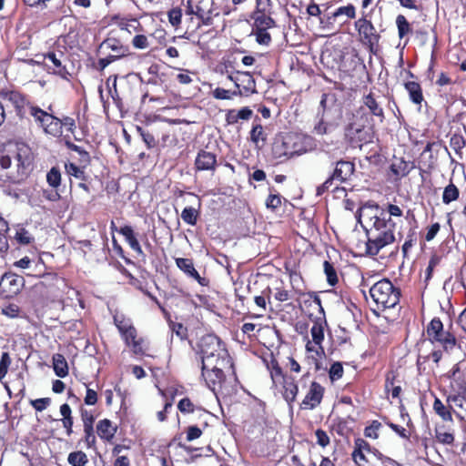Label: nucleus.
<instances>
[{"instance_id": "obj_14", "label": "nucleus", "mask_w": 466, "mask_h": 466, "mask_svg": "<svg viewBox=\"0 0 466 466\" xmlns=\"http://www.w3.org/2000/svg\"><path fill=\"white\" fill-rule=\"evenodd\" d=\"M323 394L324 388L316 381L311 382L309 390L300 404L301 409H315L320 404Z\"/></svg>"}, {"instance_id": "obj_24", "label": "nucleus", "mask_w": 466, "mask_h": 466, "mask_svg": "<svg viewBox=\"0 0 466 466\" xmlns=\"http://www.w3.org/2000/svg\"><path fill=\"white\" fill-rule=\"evenodd\" d=\"M251 18L254 20L255 29H265L273 28L276 26V23L273 18L264 14H252Z\"/></svg>"}, {"instance_id": "obj_21", "label": "nucleus", "mask_w": 466, "mask_h": 466, "mask_svg": "<svg viewBox=\"0 0 466 466\" xmlns=\"http://www.w3.org/2000/svg\"><path fill=\"white\" fill-rule=\"evenodd\" d=\"M96 431L101 439L110 441L114 438L116 428L112 425L109 420L104 419L97 423Z\"/></svg>"}, {"instance_id": "obj_57", "label": "nucleus", "mask_w": 466, "mask_h": 466, "mask_svg": "<svg viewBox=\"0 0 466 466\" xmlns=\"http://www.w3.org/2000/svg\"><path fill=\"white\" fill-rule=\"evenodd\" d=\"M317 443L321 447H326L329 444V437L327 432L321 429H318L315 432Z\"/></svg>"}, {"instance_id": "obj_20", "label": "nucleus", "mask_w": 466, "mask_h": 466, "mask_svg": "<svg viewBox=\"0 0 466 466\" xmlns=\"http://www.w3.org/2000/svg\"><path fill=\"white\" fill-rule=\"evenodd\" d=\"M118 232L125 237L126 241L135 252H137L138 255H143L141 246L135 236L133 228L130 226L122 227Z\"/></svg>"}, {"instance_id": "obj_54", "label": "nucleus", "mask_w": 466, "mask_h": 466, "mask_svg": "<svg viewBox=\"0 0 466 466\" xmlns=\"http://www.w3.org/2000/svg\"><path fill=\"white\" fill-rule=\"evenodd\" d=\"M66 170L68 175L73 176L76 178H83L84 177V171L82 168L77 167L76 165L73 163L66 164L65 166Z\"/></svg>"}, {"instance_id": "obj_53", "label": "nucleus", "mask_w": 466, "mask_h": 466, "mask_svg": "<svg viewBox=\"0 0 466 466\" xmlns=\"http://www.w3.org/2000/svg\"><path fill=\"white\" fill-rule=\"evenodd\" d=\"M343 375V368L339 362H335L331 365L329 370V378L331 380H337Z\"/></svg>"}, {"instance_id": "obj_19", "label": "nucleus", "mask_w": 466, "mask_h": 466, "mask_svg": "<svg viewBox=\"0 0 466 466\" xmlns=\"http://www.w3.org/2000/svg\"><path fill=\"white\" fill-rule=\"evenodd\" d=\"M332 110H338L335 96L330 94H323L319 103V109L318 114L323 116H329Z\"/></svg>"}, {"instance_id": "obj_12", "label": "nucleus", "mask_w": 466, "mask_h": 466, "mask_svg": "<svg viewBox=\"0 0 466 466\" xmlns=\"http://www.w3.org/2000/svg\"><path fill=\"white\" fill-rule=\"evenodd\" d=\"M228 363V360L215 361L212 364L214 368L207 364L202 365V376L210 389L215 390V386L222 381L224 378L223 368Z\"/></svg>"}, {"instance_id": "obj_6", "label": "nucleus", "mask_w": 466, "mask_h": 466, "mask_svg": "<svg viewBox=\"0 0 466 466\" xmlns=\"http://www.w3.org/2000/svg\"><path fill=\"white\" fill-rule=\"evenodd\" d=\"M354 120L350 122L345 128V136L353 146H360L369 141L370 133L365 127L366 120H363V113L360 108L353 115Z\"/></svg>"}, {"instance_id": "obj_56", "label": "nucleus", "mask_w": 466, "mask_h": 466, "mask_svg": "<svg viewBox=\"0 0 466 466\" xmlns=\"http://www.w3.org/2000/svg\"><path fill=\"white\" fill-rule=\"evenodd\" d=\"M436 438L443 444H451L454 441L453 434L448 431H436Z\"/></svg>"}, {"instance_id": "obj_17", "label": "nucleus", "mask_w": 466, "mask_h": 466, "mask_svg": "<svg viewBox=\"0 0 466 466\" xmlns=\"http://www.w3.org/2000/svg\"><path fill=\"white\" fill-rule=\"evenodd\" d=\"M195 166L198 170H215L217 156L214 153L200 150L196 157Z\"/></svg>"}, {"instance_id": "obj_49", "label": "nucleus", "mask_w": 466, "mask_h": 466, "mask_svg": "<svg viewBox=\"0 0 466 466\" xmlns=\"http://www.w3.org/2000/svg\"><path fill=\"white\" fill-rule=\"evenodd\" d=\"M177 409L182 413H192L194 411V404L188 398H183L179 400Z\"/></svg>"}, {"instance_id": "obj_28", "label": "nucleus", "mask_w": 466, "mask_h": 466, "mask_svg": "<svg viewBox=\"0 0 466 466\" xmlns=\"http://www.w3.org/2000/svg\"><path fill=\"white\" fill-rule=\"evenodd\" d=\"M337 126L338 123L329 121V116H320L319 122L314 126V132L317 135H326L330 133Z\"/></svg>"}, {"instance_id": "obj_22", "label": "nucleus", "mask_w": 466, "mask_h": 466, "mask_svg": "<svg viewBox=\"0 0 466 466\" xmlns=\"http://www.w3.org/2000/svg\"><path fill=\"white\" fill-rule=\"evenodd\" d=\"M214 2L209 0H200L196 5L195 15L201 20L202 25L209 26L213 25V18L211 15H206V8L208 5H213Z\"/></svg>"}, {"instance_id": "obj_27", "label": "nucleus", "mask_w": 466, "mask_h": 466, "mask_svg": "<svg viewBox=\"0 0 466 466\" xmlns=\"http://www.w3.org/2000/svg\"><path fill=\"white\" fill-rule=\"evenodd\" d=\"M53 368L57 377L64 378L68 374L67 362L61 354H55L53 356Z\"/></svg>"}, {"instance_id": "obj_55", "label": "nucleus", "mask_w": 466, "mask_h": 466, "mask_svg": "<svg viewBox=\"0 0 466 466\" xmlns=\"http://www.w3.org/2000/svg\"><path fill=\"white\" fill-rule=\"evenodd\" d=\"M182 12L179 8H173L168 12V19L172 25L177 26L181 23Z\"/></svg>"}, {"instance_id": "obj_2", "label": "nucleus", "mask_w": 466, "mask_h": 466, "mask_svg": "<svg viewBox=\"0 0 466 466\" xmlns=\"http://www.w3.org/2000/svg\"><path fill=\"white\" fill-rule=\"evenodd\" d=\"M31 163V148L24 143L9 144L0 149V185L23 181Z\"/></svg>"}, {"instance_id": "obj_59", "label": "nucleus", "mask_w": 466, "mask_h": 466, "mask_svg": "<svg viewBox=\"0 0 466 466\" xmlns=\"http://www.w3.org/2000/svg\"><path fill=\"white\" fill-rule=\"evenodd\" d=\"M85 442L86 447L91 448L96 443V437L94 435V428L93 427H84Z\"/></svg>"}, {"instance_id": "obj_16", "label": "nucleus", "mask_w": 466, "mask_h": 466, "mask_svg": "<svg viewBox=\"0 0 466 466\" xmlns=\"http://www.w3.org/2000/svg\"><path fill=\"white\" fill-rule=\"evenodd\" d=\"M355 169L354 164L350 161L339 160L336 163L332 175L337 182L343 183L349 179Z\"/></svg>"}, {"instance_id": "obj_18", "label": "nucleus", "mask_w": 466, "mask_h": 466, "mask_svg": "<svg viewBox=\"0 0 466 466\" xmlns=\"http://www.w3.org/2000/svg\"><path fill=\"white\" fill-rule=\"evenodd\" d=\"M299 393V387L295 380L291 377H286L283 379V398L290 405L296 400Z\"/></svg>"}, {"instance_id": "obj_26", "label": "nucleus", "mask_w": 466, "mask_h": 466, "mask_svg": "<svg viewBox=\"0 0 466 466\" xmlns=\"http://www.w3.org/2000/svg\"><path fill=\"white\" fill-rule=\"evenodd\" d=\"M363 104L369 108L370 112L380 118V122L384 120L383 108L378 104L372 95H368L363 99Z\"/></svg>"}, {"instance_id": "obj_43", "label": "nucleus", "mask_w": 466, "mask_h": 466, "mask_svg": "<svg viewBox=\"0 0 466 466\" xmlns=\"http://www.w3.org/2000/svg\"><path fill=\"white\" fill-rule=\"evenodd\" d=\"M254 34L256 40L259 45L268 46L271 42V36L268 30L265 29H255Z\"/></svg>"}, {"instance_id": "obj_32", "label": "nucleus", "mask_w": 466, "mask_h": 466, "mask_svg": "<svg viewBox=\"0 0 466 466\" xmlns=\"http://www.w3.org/2000/svg\"><path fill=\"white\" fill-rule=\"evenodd\" d=\"M199 216L198 210L193 207H187L182 210L181 218L188 225L195 226Z\"/></svg>"}, {"instance_id": "obj_35", "label": "nucleus", "mask_w": 466, "mask_h": 466, "mask_svg": "<svg viewBox=\"0 0 466 466\" xmlns=\"http://www.w3.org/2000/svg\"><path fill=\"white\" fill-rule=\"evenodd\" d=\"M433 410L443 420H451V414L441 400L435 399Z\"/></svg>"}, {"instance_id": "obj_31", "label": "nucleus", "mask_w": 466, "mask_h": 466, "mask_svg": "<svg viewBox=\"0 0 466 466\" xmlns=\"http://www.w3.org/2000/svg\"><path fill=\"white\" fill-rule=\"evenodd\" d=\"M67 461L71 466H85L88 462L86 454L82 451L70 452Z\"/></svg>"}, {"instance_id": "obj_52", "label": "nucleus", "mask_w": 466, "mask_h": 466, "mask_svg": "<svg viewBox=\"0 0 466 466\" xmlns=\"http://www.w3.org/2000/svg\"><path fill=\"white\" fill-rule=\"evenodd\" d=\"M132 45L137 49H146L148 47L149 43L146 35H137L132 40Z\"/></svg>"}, {"instance_id": "obj_8", "label": "nucleus", "mask_w": 466, "mask_h": 466, "mask_svg": "<svg viewBox=\"0 0 466 466\" xmlns=\"http://www.w3.org/2000/svg\"><path fill=\"white\" fill-rule=\"evenodd\" d=\"M0 102L5 112H11V108H13L20 117L25 115V106H28L25 97L16 91L0 92Z\"/></svg>"}, {"instance_id": "obj_62", "label": "nucleus", "mask_w": 466, "mask_h": 466, "mask_svg": "<svg viewBox=\"0 0 466 466\" xmlns=\"http://www.w3.org/2000/svg\"><path fill=\"white\" fill-rule=\"evenodd\" d=\"M202 434V431L198 426H189L187 431V441H192L198 439Z\"/></svg>"}, {"instance_id": "obj_64", "label": "nucleus", "mask_w": 466, "mask_h": 466, "mask_svg": "<svg viewBox=\"0 0 466 466\" xmlns=\"http://www.w3.org/2000/svg\"><path fill=\"white\" fill-rule=\"evenodd\" d=\"M352 459L358 466H363L364 462L368 461V459L366 458V453L357 449H354L352 452Z\"/></svg>"}, {"instance_id": "obj_5", "label": "nucleus", "mask_w": 466, "mask_h": 466, "mask_svg": "<svg viewBox=\"0 0 466 466\" xmlns=\"http://www.w3.org/2000/svg\"><path fill=\"white\" fill-rule=\"evenodd\" d=\"M427 336L432 343H439L447 351L456 346L455 336L443 330V324L439 318L432 319L428 325Z\"/></svg>"}, {"instance_id": "obj_4", "label": "nucleus", "mask_w": 466, "mask_h": 466, "mask_svg": "<svg viewBox=\"0 0 466 466\" xmlns=\"http://www.w3.org/2000/svg\"><path fill=\"white\" fill-rule=\"evenodd\" d=\"M202 365L207 364L208 366L212 365L213 362L228 360V351L222 345L220 339L213 335L208 334L203 336L198 343Z\"/></svg>"}, {"instance_id": "obj_25", "label": "nucleus", "mask_w": 466, "mask_h": 466, "mask_svg": "<svg viewBox=\"0 0 466 466\" xmlns=\"http://www.w3.org/2000/svg\"><path fill=\"white\" fill-rule=\"evenodd\" d=\"M405 89L408 91L410 99L417 105L423 101L422 90L419 83L410 81L405 83Z\"/></svg>"}, {"instance_id": "obj_10", "label": "nucleus", "mask_w": 466, "mask_h": 466, "mask_svg": "<svg viewBox=\"0 0 466 466\" xmlns=\"http://www.w3.org/2000/svg\"><path fill=\"white\" fill-rule=\"evenodd\" d=\"M228 78L232 81L236 86V90L233 91V94L248 96L257 92L255 79L248 72L238 71L235 76L229 75Z\"/></svg>"}, {"instance_id": "obj_50", "label": "nucleus", "mask_w": 466, "mask_h": 466, "mask_svg": "<svg viewBox=\"0 0 466 466\" xmlns=\"http://www.w3.org/2000/svg\"><path fill=\"white\" fill-rule=\"evenodd\" d=\"M354 449H357L362 452L365 453H373L375 454L376 450H374L365 440L363 439H357L355 441V447Z\"/></svg>"}, {"instance_id": "obj_42", "label": "nucleus", "mask_w": 466, "mask_h": 466, "mask_svg": "<svg viewBox=\"0 0 466 466\" xmlns=\"http://www.w3.org/2000/svg\"><path fill=\"white\" fill-rule=\"evenodd\" d=\"M212 96L216 99L229 100L238 94H233V91L227 90L221 87H217L212 91Z\"/></svg>"}, {"instance_id": "obj_46", "label": "nucleus", "mask_w": 466, "mask_h": 466, "mask_svg": "<svg viewBox=\"0 0 466 466\" xmlns=\"http://www.w3.org/2000/svg\"><path fill=\"white\" fill-rule=\"evenodd\" d=\"M380 427L381 424L379 421L373 420L370 426L365 428V436L371 439H377L379 437L378 431L380 430Z\"/></svg>"}, {"instance_id": "obj_37", "label": "nucleus", "mask_w": 466, "mask_h": 466, "mask_svg": "<svg viewBox=\"0 0 466 466\" xmlns=\"http://www.w3.org/2000/svg\"><path fill=\"white\" fill-rule=\"evenodd\" d=\"M46 180L49 186L56 188L61 182V174L58 168L52 167L46 175Z\"/></svg>"}, {"instance_id": "obj_33", "label": "nucleus", "mask_w": 466, "mask_h": 466, "mask_svg": "<svg viewBox=\"0 0 466 466\" xmlns=\"http://www.w3.org/2000/svg\"><path fill=\"white\" fill-rule=\"evenodd\" d=\"M459 198V189L458 187L453 184H449L443 191L442 194V201L445 204H449L451 201L456 200Z\"/></svg>"}, {"instance_id": "obj_45", "label": "nucleus", "mask_w": 466, "mask_h": 466, "mask_svg": "<svg viewBox=\"0 0 466 466\" xmlns=\"http://www.w3.org/2000/svg\"><path fill=\"white\" fill-rule=\"evenodd\" d=\"M341 15H346L350 18H354L356 15L355 7L352 5L339 7L332 15L336 18Z\"/></svg>"}, {"instance_id": "obj_36", "label": "nucleus", "mask_w": 466, "mask_h": 466, "mask_svg": "<svg viewBox=\"0 0 466 466\" xmlns=\"http://www.w3.org/2000/svg\"><path fill=\"white\" fill-rule=\"evenodd\" d=\"M323 268L329 284L331 286L336 285L338 283V276L333 265L328 260H325L323 263Z\"/></svg>"}, {"instance_id": "obj_7", "label": "nucleus", "mask_w": 466, "mask_h": 466, "mask_svg": "<svg viewBox=\"0 0 466 466\" xmlns=\"http://www.w3.org/2000/svg\"><path fill=\"white\" fill-rule=\"evenodd\" d=\"M29 112L35 120L41 125L46 133L54 137H58L62 134V123L59 118L33 106H29Z\"/></svg>"}, {"instance_id": "obj_41", "label": "nucleus", "mask_w": 466, "mask_h": 466, "mask_svg": "<svg viewBox=\"0 0 466 466\" xmlns=\"http://www.w3.org/2000/svg\"><path fill=\"white\" fill-rule=\"evenodd\" d=\"M11 364V359L8 352H3L0 359V381L5 378Z\"/></svg>"}, {"instance_id": "obj_13", "label": "nucleus", "mask_w": 466, "mask_h": 466, "mask_svg": "<svg viewBox=\"0 0 466 466\" xmlns=\"http://www.w3.org/2000/svg\"><path fill=\"white\" fill-rule=\"evenodd\" d=\"M355 28L361 35L363 42L369 45L370 48L378 44L380 35L376 33V29L370 21L364 17L360 18L355 22Z\"/></svg>"}, {"instance_id": "obj_39", "label": "nucleus", "mask_w": 466, "mask_h": 466, "mask_svg": "<svg viewBox=\"0 0 466 466\" xmlns=\"http://www.w3.org/2000/svg\"><path fill=\"white\" fill-rule=\"evenodd\" d=\"M250 139L256 144L259 141L265 142L266 136L264 134L263 127L260 124H257L252 127L250 131Z\"/></svg>"}, {"instance_id": "obj_47", "label": "nucleus", "mask_w": 466, "mask_h": 466, "mask_svg": "<svg viewBox=\"0 0 466 466\" xmlns=\"http://www.w3.org/2000/svg\"><path fill=\"white\" fill-rule=\"evenodd\" d=\"M15 238L17 240L18 243L23 245H27L31 243L33 239L29 232L25 228H19L15 233Z\"/></svg>"}, {"instance_id": "obj_61", "label": "nucleus", "mask_w": 466, "mask_h": 466, "mask_svg": "<svg viewBox=\"0 0 466 466\" xmlns=\"http://www.w3.org/2000/svg\"><path fill=\"white\" fill-rule=\"evenodd\" d=\"M2 314L8 318H15L19 314V307L15 304H9L2 309Z\"/></svg>"}, {"instance_id": "obj_11", "label": "nucleus", "mask_w": 466, "mask_h": 466, "mask_svg": "<svg viewBox=\"0 0 466 466\" xmlns=\"http://www.w3.org/2000/svg\"><path fill=\"white\" fill-rule=\"evenodd\" d=\"M25 286V279L12 272L5 273L0 279V293L5 297L17 295Z\"/></svg>"}, {"instance_id": "obj_60", "label": "nucleus", "mask_w": 466, "mask_h": 466, "mask_svg": "<svg viewBox=\"0 0 466 466\" xmlns=\"http://www.w3.org/2000/svg\"><path fill=\"white\" fill-rule=\"evenodd\" d=\"M49 403H50L49 398H41V399H36V400H31V405L37 411H42V410H46V407L49 405Z\"/></svg>"}, {"instance_id": "obj_15", "label": "nucleus", "mask_w": 466, "mask_h": 466, "mask_svg": "<svg viewBox=\"0 0 466 466\" xmlns=\"http://www.w3.org/2000/svg\"><path fill=\"white\" fill-rule=\"evenodd\" d=\"M177 267L182 270L188 277L194 279L201 286H208V280L206 278H202L196 270L193 261L189 258H178L176 259Z\"/></svg>"}, {"instance_id": "obj_40", "label": "nucleus", "mask_w": 466, "mask_h": 466, "mask_svg": "<svg viewBox=\"0 0 466 466\" xmlns=\"http://www.w3.org/2000/svg\"><path fill=\"white\" fill-rule=\"evenodd\" d=\"M448 401L451 408H458L466 413V399L461 395L450 396Z\"/></svg>"}, {"instance_id": "obj_1", "label": "nucleus", "mask_w": 466, "mask_h": 466, "mask_svg": "<svg viewBox=\"0 0 466 466\" xmlns=\"http://www.w3.org/2000/svg\"><path fill=\"white\" fill-rule=\"evenodd\" d=\"M363 219V228L366 231L367 242L365 253L374 257L388 245L396 240L394 229L396 222L387 218L384 209H380L378 204L366 203L360 209V218Z\"/></svg>"}, {"instance_id": "obj_30", "label": "nucleus", "mask_w": 466, "mask_h": 466, "mask_svg": "<svg viewBox=\"0 0 466 466\" xmlns=\"http://www.w3.org/2000/svg\"><path fill=\"white\" fill-rule=\"evenodd\" d=\"M122 335L125 338L126 342L132 346L135 353L142 352L141 342L137 339V330L134 327L129 328V329L124 331Z\"/></svg>"}, {"instance_id": "obj_34", "label": "nucleus", "mask_w": 466, "mask_h": 466, "mask_svg": "<svg viewBox=\"0 0 466 466\" xmlns=\"http://www.w3.org/2000/svg\"><path fill=\"white\" fill-rule=\"evenodd\" d=\"M396 25L398 27V35L400 38H403L411 30L409 22L407 21L406 17L402 15H399L397 16Z\"/></svg>"}, {"instance_id": "obj_23", "label": "nucleus", "mask_w": 466, "mask_h": 466, "mask_svg": "<svg viewBox=\"0 0 466 466\" xmlns=\"http://www.w3.org/2000/svg\"><path fill=\"white\" fill-rule=\"evenodd\" d=\"M313 343L318 346L316 350V355L320 356L323 353V348L321 343L324 339V329L321 322H315L310 329Z\"/></svg>"}, {"instance_id": "obj_29", "label": "nucleus", "mask_w": 466, "mask_h": 466, "mask_svg": "<svg viewBox=\"0 0 466 466\" xmlns=\"http://www.w3.org/2000/svg\"><path fill=\"white\" fill-rule=\"evenodd\" d=\"M102 46L116 53L113 55L116 58H120L126 55L127 48L116 38H107L102 43Z\"/></svg>"}, {"instance_id": "obj_51", "label": "nucleus", "mask_w": 466, "mask_h": 466, "mask_svg": "<svg viewBox=\"0 0 466 466\" xmlns=\"http://www.w3.org/2000/svg\"><path fill=\"white\" fill-rule=\"evenodd\" d=\"M281 205V198L279 194H270L266 200V207L275 210Z\"/></svg>"}, {"instance_id": "obj_58", "label": "nucleus", "mask_w": 466, "mask_h": 466, "mask_svg": "<svg viewBox=\"0 0 466 466\" xmlns=\"http://www.w3.org/2000/svg\"><path fill=\"white\" fill-rule=\"evenodd\" d=\"M137 131L140 133L143 141L146 143L148 148L156 146V139L152 134L143 130L141 127H137Z\"/></svg>"}, {"instance_id": "obj_48", "label": "nucleus", "mask_w": 466, "mask_h": 466, "mask_svg": "<svg viewBox=\"0 0 466 466\" xmlns=\"http://www.w3.org/2000/svg\"><path fill=\"white\" fill-rule=\"evenodd\" d=\"M268 369L270 370V376L274 383L276 382L277 378H285L282 374V370L277 360H272L270 365H268Z\"/></svg>"}, {"instance_id": "obj_38", "label": "nucleus", "mask_w": 466, "mask_h": 466, "mask_svg": "<svg viewBox=\"0 0 466 466\" xmlns=\"http://www.w3.org/2000/svg\"><path fill=\"white\" fill-rule=\"evenodd\" d=\"M66 145L69 149L75 151L76 153H78V155L80 157V161L84 165H86L89 163V161H90L89 154L86 150H84L81 147L76 146L70 141H66Z\"/></svg>"}, {"instance_id": "obj_3", "label": "nucleus", "mask_w": 466, "mask_h": 466, "mask_svg": "<svg viewBox=\"0 0 466 466\" xmlns=\"http://www.w3.org/2000/svg\"><path fill=\"white\" fill-rule=\"evenodd\" d=\"M370 294L380 309L394 308L400 300V290L389 279H381L370 289Z\"/></svg>"}, {"instance_id": "obj_63", "label": "nucleus", "mask_w": 466, "mask_h": 466, "mask_svg": "<svg viewBox=\"0 0 466 466\" xmlns=\"http://www.w3.org/2000/svg\"><path fill=\"white\" fill-rule=\"evenodd\" d=\"M80 412H81L83 426L84 427H93V423L95 420L93 414H91L89 411H87L86 409H83V408L80 410Z\"/></svg>"}, {"instance_id": "obj_44", "label": "nucleus", "mask_w": 466, "mask_h": 466, "mask_svg": "<svg viewBox=\"0 0 466 466\" xmlns=\"http://www.w3.org/2000/svg\"><path fill=\"white\" fill-rule=\"evenodd\" d=\"M114 322L116 326L117 327L118 330L122 334L124 331L129 329V328H132L133 325L130 322L129 319H126L123 316L115 315L114 316Z\"/></svg>"}, {"instance_id": "obj_9", "label": "nucleus", "mask_w": 466, "mask_h": 466, "mask_svg": "<svg viewBox=\"0 0 466 466\" xmlns=\"http://www.w3.org/2000/svg\"><path fill=\"white\" fill-rule=\"evenodd\" d=\"M66 57L62 52H49L44 56L43 64L48 72L68 80L70 76L66 67Z\"/></svg>"}]
</instances>
